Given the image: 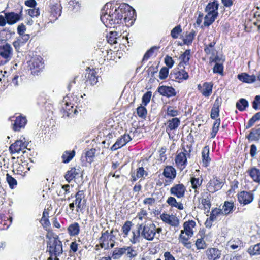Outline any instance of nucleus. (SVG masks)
Returning a JSON list of instances; mask_svg holds the SVG:
<instances>
[{
  "instance_id": "obj_23",
  "label": "nucleus",
  "mask_w": 260,
  "mask_h": 260,
  "mask_svg": "<svg viewBox=\"0 0 260 260\" xmlns=\"http://www.w3.org/2000/svg\"><path fill=\"white\" fill-rule=\"evenodd\" d=\"M81 168L80 166H76L70 168L64 175L66 181L70 183L72 181L78 177L80 175L82 174Z\"/></svg>"
},
{
  "instance_id": "obj_51",
  "label": "nucleus",
  "mask_w": 260,
  "mask_h": 260,
  "mask_svg": "<svg viewBox=\"0 0 260 260\" xmlns=\"http://www.w3.org/2000/svg\"><path fill=\"white\" fill-rule=\"evenodd\" d=\"M260 120V112L255 113L248 121L245 126L246 129L251 127L255 122Z\"/></svg>"
},
{
  "instance_id": "obj_46",
  "label": "nucleus",
  "mask_w": 260,
  "mask_h": 260,
  "mask_svg": "<svg viewBox=\"0 0 260 260\" xmlns=\"http://www.w3.org/2000/svg\"><path fill=\"white\" fill-rule=\"evenodd\" d=\"M75 151L74 150L65 151L61 156L62 162L64 164L69 162L75 156Z\"/></svg>"
},
{
  "instance_id": "obj_33",
  "label": "nucleus",
  "mask_w": 260,
  "mask_h": 260,
  "mask_svg": "<svg viewBox=\"0 0 260 260\" xmlns=\"http://www.w3.org/2000/svg\"><path fill=\"white\" fill-rule=\"evenodd\" d=\"M50 211V209L49 208L44 209L43 212L42 218L40 220V223H41L42 227L48 232V231H51L49 229L51 224L49 219Z\"/></svg>"
},
{
  "instance_id": "obj_29",
  "label": "nucleus",
  "mask_w": 260,
  "mask_h": 260,
  "mask_svg": "<svg viewBox=\"0 0 260 260\" xmlns=\"http://www.w3.org/2000/svg\"><path fill=\"white\" fill-rule=\"evenodd\" d=\"M213 84L212 82H205L202 85L199 84L197 86L198 90L205 96L208 98L212 93Z\"/></svg>"
},
{
  "instance_id": "obj_13",
  "label": "nucleus",
  "mask_w": 260,
  "mask_h": 260,
  "mask_svg": "<svg viewBox=\"0 0 260 260\" xmlns=\"http://www.w3.org/2000/svg\"><path fill=\"white\" fill-rule=\"evenodd\" d=\"M61 13V7L60 5L57 3L50 6L49 11L47 13L44 14V17L48 18V21L46 22H53L55 21L58 17H59ZM44 17V14H43Z\"/></svg>"
},
{
  "instance_id": "obj_31",
  "label": "nucleus",
  "mask_w": 260,
  "mask_h": 260,
  "mask_svg": "<svg viewBox=\"0 0 260 260\" xmlns=\"http://www.w3.org/2000/svg\"><path fill=\"white\" fill-rule=\"evenodd\" d=\"M211 196L209 192L204 193L201 198V205L202 206L201 209L205 213H209L210 211L211 207Z\"/></svg>"
},
{
  "instance_id": "obj_38",
  "label": "nucleus",
  "mask_w": 260,
  "mask_h": 260,
  "mask_svg": "<svg viewBox=\"0 0 260 260\" xmlns=\"http://www.w3.org/2000/svg\"><path fill=\"white\" fill-rule=\"evenodd\" d=\"M203 179L200 177H191L190 179L191 188L194 190L196 193H199L198 189L201 186L203 183Z\"/></svg>"
},
{
  "instance_id": "obj_35",
  "label": "nucleus",
  "mask_w": 260,
  "mask_h": 260,
  "mask_svg": "<svg viewBox=\"0 0 260 260\" xmlns=\"http://www.w3.org/2000/svg\"><path fill=\"white\" fill-rule=\"evenodd\" d=\"M236 209L234 202L231 201H224L222 209H220L222 215H228L233 212Z\"/></svg>"
},
{
  "instance_id": "obj_37",
  "label": "nucleus",
  "mask_w": 260,
  "mask_h": 260,
  "mask_svg": "<svg viewBox=\"0 0 260 260\" xmlns=\"http://www.w3.org/2000/svg\"><path fill=\"white\" fill-rule=\"evenodd\" d=\"M210 148L208 145L203 147L202 151V160L203 166L207 167L209 166L211 158L209 157Z\"/></svg>"
},
{
  "instance_id": "obj_8",
  "label": "nucleus",
  "mask_w": 260,
  "mask_h": 260,
  "mask_svg": "<svg viewBox=\"0 0 260 260\" xmlns=\"http://www.w3.org/2000/svg\"><path fill=\"white\" fill-rule=\"evenodd\" d=\"M113 230H112L110 232L108 230L102 231L101 235L99 238V245L101 248L105 249H109L114 247L115 245V241L113 238L115 237L112 234Z\"/></svg>"
},
{
  "instance_id": "obj_25",
  "label": "nucleus",
  "mask_w": 260,
  "mask_h": 260,
  "mask_svg": "<svg viewBox=\"0 0 260 260\" xmlns=\"http://www.w3.org/2000/svg\"><path fill=\"white\" fill-rule=\"evenodd\" d=\"M186 191V187L183 183L175 184L170 189V194L178 199L183 198Z\"/></svg>"
},
{
  "instance_id": "obj_3",
  "label": "nucleus",
  "mask_w": 260,
  "mask_h": 260,
  "mask_svg": "<svg viewBox=\"0 0 260 260\" xmlns=\"http://www.w3.org/2000/svg\"><path fill=\"white\" fill-rule=\"evenodd\" d=\"M196 225V223L193 220H189L183 223L184 229L181 231L179 240L180 242L187 248L190 247L191 243L188 240L193 235V229Z\"/></svg>"
},
{
  "instance_id": "obj_9",
  "label": "nucleus",
  "mask_w": 260,
  "mask_h": 260,
  "mask_svg": "<svg viewBox=\"0 0 260 260\" xmlns=\"http://www.w3.org/2000/svg\"><path fill=\"white\" fill-rule=\"evenodd\" d=\"M162 175L165 178V179L162 181L159 180L157 182V185L159 186L164 185V186L166 187L171 184L176 178L177 175L176 170L172 166H166L163 169Z\"/></svg>"
},
{
  "instance_id": "obj_42",
  "label": "nucleus",
  "mask_w": 260,
  "mask_h": 260,
  "mask_svg": "<svg viewBox=\"0 0 260 260\" xmlns=\"http://www.w3.org/2000/svg\"><path fill=\"white\" fill-rule=\"evenodd\" d=\"M247 173L252 180L260 183V170L256 167H252L247 171Z\"/></svg>"
},
{
  "instance_id": "obj_48",
  "label": "nucleus",
  "mask_w": 260,
  "mask_h": 260,
  "mask_svg": "<svg viewBox=\"0 0 260 260\" xmlns=\"http://www.w3.org/2000/svg\"><path fill=\"white\" fill-rule=\"evenodd\" d=\"M133 223L131 221L126 220L121 227V232L124 238L127 237L129 232L131 231Z\"/></svg>"
},
{
  "instance_id": "obj_5",
  "label": "nucleus",
  "mask_w": 260,
  "mask_h": 260,
  "mask_svg": "<svg viewBox=\"0 0 260 260\" xmlns=\"http://www.w3.org/2000/svg\"><path fill=\"white\" fill-rule=\"evenodd\" d=\"M219 3L217 0L208 3L205 9L207 14L205 16L204 24L205 26L211 25L218 16Z\"/></svg>"
},
{
  "instance_id": "obj_64",
  "label": "nucleus",
  "mask_w": 260,
  "mask_h": 260,
  "mask_svg": "<svg viewBox=\"0 0 260 260\" xmlns=\"http://www.w3.org/2000/svg\"><path fill=\"white\" fill-rule=\"evenodd\" d=\"M252 108L255 110H260V95H256L252 102Z\"/></svg>"
},
{
  "instance_id": "obj_16",
  "label": "nucleus",
  "mask_w": 260,
  "mask_h": 260,
  "mask_svg": "<svg viewBox=\"0 0 260 260\" xmlns=\"http://www.w3.org/2000/svg\"><path fill=\"white\" fill-rule=\"evenodd\" d=\"M29 66L31 74L34 75H38L44 68L43 58L40 56L32 57L29 61Z\"/></svg>"
},
{
  "instance_id": "obj_32",
  "label": "nucleus",
  "mask_w": 260,
  "mask_h": 260,
  "mask_svg": "<svg viewBox=\"0 0 260 260\" xmlns=\"http://www.w3.org/2000/svg\"><path fill=\"white\" fill-rule=\"evenodd\" d=\"M142 224H138L136 225V229H134L132 231V236L129 238V242L133 244H135L140 242L141 239V229Z\"/></svg>"
},
{
  "instance_id": "obj_52",
  "label": "nucleus",
  "mask_w": 260,
  "mask_h": 260,
  "mask_svg": "<svg viewBox=\"0 0 260 260\" xmlns=\"http://www.w3.org/2000/svg\"><path fill=\"white\" fill-rule=\"evenodd\" d=\"M247 252L250 255H260V242L250 246Z\"/></svg>"
},
{
  "instance_id": "obj_57",
  "label": "nucleus",
  "mask_w": 260,
  "mask_h": 260,
  "mask_svg": "<svg viewBox=\"0 0 260 260\" xmlns=\"http://www.w3.org/2000/svg\"><path fill=\"white\" fill-rule=\"evenodd\" d=\"M65 112H66V115L70 116L73 114H76L77 110L76 109H74L73 106L69 105L68 102L65 104V107L63 108Z\"/></svg>"
},
{
  "instance_id": "obj_4",
  "label": "nucleus",
  "mask_w": 260,
  "mask_h": 260,
  "mask_svg": "<svg viewBox=\"0 0 260 260\" xmlns=\"http://www.w3.org/2000/svg\"><path fill=\"white\" fill-rule=\"evenodd\" d=\"M187 150L184 145H181V148L177 150L175 157L176 166L180 171H183L187 165V158L190 156L191 152V145H187Z\"/></svg>"
},
{
  "instance_id": "obj_40",
  "label": "nucleus",
  "mask_w": 260,
  "mask_h": 260,
  "mask_svg": "<svg viewBox=\"0 0 260 260\" xmlns=\"http://www.w3.org/2000/svg\"><path fill=\"white\" fill-rule=\"evenodd\" d=\"M138 255V252L135 248L132 246H125V257L127 260H132Z\"/></svg>"
},
{
  "instance_id": "obj_12",
  "label": "nucleus",
  "mask_w": 260,
  "mask_h": 260,
  "mask_svg": "<svg viewBox=\"0 0 260 260\" xmlns=\"http://www.w3.org/2000/svg\"><path fill=\"white\" fill-rule=\"evenodd\" d=\"M23 156L18 158L17 161L13 164V172L17 174L25 176L26 173L29 171L30 167L28 163L26 160H23Z\"/></svg>"
},
{
  "instance_id": "obj_41",
  "label": "nucleus",
  "mask_w": 260,
  "mask_h": 260,
  "mask_svg": "<svg viewBox=\"0 0 260 260\" xmlns=\"http://www.w3.org/2000/svg\"><path fill=\"white\" fill-rule=\"evenodd\" d=\"M68 233L70 236H76L80 232V226L78 222H74L69 225L67 228Z\"/></svg>"
},
{
  "instance_id": "obj_22",
  "label": "nucleus",
  "mask_w": 260,
  "mask_h": 260,
  "mask_svg": "<svg viewBox=\"0 0 260 260\" xmlns=\"http://www.w3.org/2000/svg\"><path fill=\"white\" fill-rule=\"evenodd\" d=\"M7 19V24L12 25L23 19V7H21L19 12L16 13L13 11L4 13Z\"/></svg>"
},
{
  "instance_id": "obj_30",
  "label": "nucleus",
  "mask_w": 260,
  "mask_h": 260,
  "mask_svg": "<svg viewBox=\"0 0 260 260\" xmlns=\"http://www.w3.org/2000/svg\"><path fill=\"white\" fill-rule=\"evenodd\" d=\"M222 215V213L220 208H214L212 209L210 217L207 218L205 222V225L207 228H210L213 224V222L217 219V217Z\"/></svg>"
},
{
  "instance_id": "obj_49",
  "label": "nucleus",
  "mask_w": 260,
  "mask_h": 260,
  "mask_svg": "<svg viewBox=\"0 0 260 260\" xmlns=\"http://www.w3.org/2000/svg\"><path fill=\"white\" fill-rule=\"evenodd\" d=\"M125 253V246L122 247L115 248L112 253L113 259H119Z\"/></svg>"
},
{
  "instance_id": "obj_53",
  "label": "nucleus",
  "mask_w": 260,
  "mask_h": 260,
  "mask_svg": "<svg viewBox=\"0 0 260 260\" xmlns=\"http://www.w3.org/2000/svg\"><path fill=\"white\" fill-rule=\"evenodd\" d=\"M195 36L196 32L193 29H192L189 34L186 35L185 38L183 39L184 44L187 45L191 44L194 39Z\"/></svg>"
},
{
  "instance_id": "obj_45",
  "label": "nucleus",
  "mask_w": 260,
  "mask_h": 260,
  "mask_svg": "<svg viewBox=\"0 0 260 260\" xmlns=\"http://www.w3.org/2000/svg\"><path fill=\"white\" fill-rule=\"evenodd\" d=\"M79 78V76H76L74 77V79L71 81L67 87L68 90L69 91H72L71 94L74 95L75 92H74V89H73V87H75L76 90H78V89L80 88V83L79 82H78V79Z\"/></svg>"
},
{
  "instance_id": "obj_61",
  "label": "nucleus",
  "mask_w": 260,
  "mask_h": 260,
  "mask_svg": "<svg viewBox=\"0 0 260 260\" xmlns=\"http://www.w3.org/2000/svg\"><path fill=\"white\" fill-rule=\"evenodd\" d=\"M6 180L11 189H14L17 185V180L8 173L6 175Z\"/></svg>"
},
{
  "instance_id": "obj_15",
  "label": "nucleus",
  "mask_w": 260,
  "mask_h": 260,
  "mask_svg": "<svg viewBox=\"0 0 260 260\" xmlns=\"http://www.w3.org/2000/svg\"><path fill=\"white\" fill-rule=\"evenodd\" d=\"M10 119L12 121V129L14 132H20L24 129L27 122L26 117L22 115L11 117Z\"/></svg>"
},
{
  "instance_id": "obj_59",
  "label": "nucleus",
  "mask_w": 260,
  "mask_h": 260,
  "mask_svg": "<svg viewBox=\"0 0 260 260\" xmlns=\"http://www.w3.org/2000/svg\"><path fill=\"white\" fill-rule=\"evenodd\" d=\"M213 72L214 73H218L223 76L224 75V66L223 62L216 63L213 68Z\"/></svg>"
},
{
  "instance_id": "obj_44",
  "label": "nucleus",
  "mask_w": 260,
  "mask_h": 260,
  "mask_svg": "<svg viewBox=\"0 0 260 260\" xmlns=\"http://www.w3.org/2000/svg\"><path fill=\"white\" fill-rule=\"evenodd\" d=\"M180 113L176 106L168 105L167 106L165 116L174 118L179 115Z\"/></svg>"
},
{
  "instance_id": "obj_6",
  "label": "nucleus",
  "mask_w": 260,
  "mask_h": 260,
  "mask_svg": "<svg viewBox=\"0 0 260 260\" xmlns=\"http://www.w3.org/2000/svg\"><path fill=\"white\" fill-rule=\"evenodd\" d=\"M75 198V199L73 202L69 205L70 209L73 211L75 206L76 211L77 212H82L86 207V199L83 190H79L75 194H72L70 197L68 198V200L70 199Z\"/></svg>"
},
{
  "instance_id": "obj_50",
  "label": "nucleus",
  "mask_w": 260,
  "mask_h": 260,
  "mask_svg": "<svg viewBox=\"0 0 260 260\" xmlns=\"http://www.w3.org/2000/svg\"><path fill=\"white\" fill-rule=\"evenodd\" d=\"M249 103L245 99H240L236 104V108L240 111H244L248 107Z\"/></svg>"
},
{
  "instance_id": "obj_34",
  "label": "nucleus",
  "mask_w": 260,
  "mask_h": 260,
  "mask_svg": "<svg viewBox=\"0 0 260 260\" xmlns=\"http://www.w3.org/2000/svg\"><path fill=\"white\" fill-rule=\"evenodd\" d=\"M205 254L208 260H217L220 258L221 251L216 248H209L205 251Z\"/></svg>"
},
{
  "instance_id": "obj_7",
  "label": "nucleus",
  "mask_w": 260,
  "mask_h": 260,
  "mask_svg": "<svg viewBox=\"0 0 260 260\" xmlns=\"http://www.w3.org/2000/svg\"><path fill=\"white\" fill-rule=\"evenodd\" d=\"M96 60L100 64H104L110 61H114L115 58V52L104 47L96 49Z\"/></svg>"
},
{
  "instance_id": "obj_43",
  "label": "nucleus",
  "mask_w": 260,
  "mask_h": 260,
  "mask_svg": "<svg viewBox=\"0 0 260 260\" xmlns=\"http://www.w3.org/2000/svg\"><path fill=\"white\" fill-rule=\"evenodd\" d=\"M216 44V41L213 40L208 44L204 43V52L207 55H211V56H215L217 54V51L216 50L214 46Z\"/></svg>"
},
{
  "instance_id": "obj_28",
  "label": "nucleus",
  "mask_w": 260,
  "mask_h": 260,
  "mask_svg": "<svg viewBox=\"0 0 260 260\" xmlns=\"http://www.w3.org/2000/svg\"><path fill=\"white\" fill-rule=\"evenodd\" d=\"M157 91L160 95L168 98L175 96L177 94L175 89L171 86H159Z\"/></svg>"
},
{
  "instance_id": "obj_20",
  "label": "nucleus",
  "mask_w": 260,
  "mask_h": 260,
  "mask_svg": "<svg viewBox=\"0 0 260 260\" xmlns=\"http://www.w3.org/2000/svg\"><path fill=\"white\" fill-rule=\"evenodd\" d=\"M142 224L141 236L148 241H152L155 237V224L153 223L147 224Z\"/></svg>"
},
{
  "instance_id": "obj_14",
  "label": "nucleus",
  "mask_w": 260,
  "mask_h": 260,
  "mask_svg": "<svg viewBox=\"0 0 260 260\" xmlns=\"http://www.w3.org/2000/svg\"><path fill=\"white\" fill-rule=\"evenodd\" d=\"M28 142L25 138L21 136L19 140H16L14 143L12 144L9 147V151L11 154L18 153L22 152L23 153L25 152L24 150L27 149Z\"/></svg>"
},
{
  "instance_id": "obj_10",
  "label": "nucleus",
  "mask_w": 260,
  "mask_h": 260,
  "mask_svg": "<svg viewBox=\"0 0 260 260\" xmlns=\"http://www.w3.org/2000/svg\"><path fill=\"white\" fill-rule=\"evenodd\" d=\"M225 183V178H221L214 175L207 182L206 187L209 193H214L221 189Z\"/></svg>"
},
{
  "instance_id": "obj_58",
  "label": "nucleus",
  "mask_w": 260,
  "mask_h": 260,
  "mask_svg": "<svg viewBox=\"0 0 260 260\" xmlns=\"http://www.w3.org/2000/svg\"><path fill=\"white\" fill-rule=\"evenodd\" d=\"M182 31V29L181 26L180 25H177L171 31V36L174 39H177Z\"/></svg>"
},
{
  "instance_id": "obj_21",
  "label": "nucleus",
  "mask_w": 260,
  "mask_h": 260,
  "mask_svg": "<svg viewBox=\"0 0 260 260\" xmlns=\"http://www.w3.org/2000/svg\"><path fill=\"white\" fill-rule=\"evenodd\" d=\"M172 75L175 80L179 83L189 78L188 73L185 70V67L182 63H179L177 67L174 69Z\"/></svg>"
},
{
  "instance_id": "obj_1",
  "label": "nucleus",
  "mask_w": 260,
  "mask_h": 260,
  "mask_svg": "<svg viewBox=\"0 0 260 260\" xmlns=\"http://www.w3.org/2000/svg\"><path fill=\"white\" fill-rule=\"evenodd\" d=\"M107 4L105 5L101 10V20L107 27L115 28L117 25L122 23V16L120 15L118 8L114 7L108 9Z\"/></svg>"
},
{
  "instance_id": "obj_63",
  "label": "nucleus",
  "mask_w": 260,
  "mask_h": 260,
  "mask_svg": "<svg viewBox=\"0 0 260 260\" xmlns=\"http://www.w3.org/2000/svg\"><path fill=\"white\" fill-rule=\"evenodd\" d=\"M195 245L198 250L204 249L206 247V243L204 240V237L198 238L196 241Z\"/></svg>"
},
{
  "instance_id": "obj_19",
  "label": "nucleus",
  "mask_w": 260,
  "mask_h": 260,
  "mask_svg": "<svg viewBox=\"0 0 260 260\" xmlns=\"http://www.w3.org/2000/svg\"><path fill=\"white\" fill-rule=\"evenodd\" d=\"M86 73L85 74V83L86 86H93L98 82L99 76L98 72L94 68H90L87 67L85 70Z\"/></svg>"
},
{
  "instance_id": "obj_36",
  "label": "nucleus",
  "mask_w": 260,
  "mask_h": 260,
  "mask_svg": "<svg viewBox=\"0 0 260 260\" xmlns=\"http://www.w3.org/2000/svg\"><path fill=\"white\" fill-rule=\"evenodd\" d=\"M238 79L243 83L252 84L256 81V76L254 74L250 75L247 73H242L237 76Z\"/></svg>"
},
{
  "instance_id": "obj_60",
  "label": "nucleus",
  "mask_w": 260,
  "mask_h": 260,
  "mask_svg": "<svg viewBox=\"0 0 260 260\" xmlns=\"http://www.w3.org/2000/svg\"><path fill=\"white\" fill-rule=\"evenodd\" d=\"M158 48L159 47L156 46H153L151 47L145 53L143 58V61H145L149 59L151 57H152L153 55L155 50L158 49Z\"/></svg>"
},
{
  "instance_id": "obj_47",
  "label": "nucleus",
  "mask_w": 260,
  "mask_h": 260,
  "mask_svg": "<svg viewBox=\"0 0 260 260\" xmlns=\"http://www.w3.org/2000/svg\"><path fill=\"white\" fill-rule=\"evenodd\" d=\"M190 49L186 50L183 53L181 54L179 59L181 60L179 63H182V66L189 64V61L190 58Z\"/></svg>"
},
{
  "instance_id": "obj_11",
  "label": "nucleus",
  "mask_w": 260,
  "mask_h": 260,
  "mask_svg": "<svg viewBox=\"0 0 260 260\" xmlns=\"http://www.w3.org/2000/svg\"><path fill=\"white\" fill-rule=\"evenodd\" d=\"M13 56V48L8 43L0 46V66L8 63Z\"/></svg>"
},
{
  "instance_id": "obj_18",
  "label": "nucleus",
  "mask_w": 260,
  "mask_h": 260,
  "mask_svg": "<svg viewBox=\"0 0 260 260\" xmlns=\"http://www.w3.org/2000/svg\"><path fill=\"white\" fill-rule=\"evenodd\" d=\"M118 9L122 16V20L125 22L129 21L134 17L135 10L129 5L123 3L118 7Z\"/></svg>"
},
{
  "instance_id": "obj_55",
  "label": "nucleus",
  "mask_w": 260,
  "mask_h": 260,
  "mask_svg": "<svg viewBox=\"0 0 260 260\" xmlns=\"http://www.w3.org/2000/svg\"><path fill=\"white\" fill-rule=\"evenodd\" d=\"M118 34L116 31H111L107 36V41L110 44L117 43V39Z\"/></svg>"
},
{
  "instance_id": "obj_24",
  "label": "nucleus",
  "mask_w": 260,
  "mask_h": 260,
  "mask_svg": "<svg viewBox=\"0 0 260 260\" xmlns=\"http://www.w3.org/2000/svg\"><path fill=\"white\" fill-rule=\"evenodd\" d=\"M237 199L241 205H246L252 202L254 194L250 191H241L237 194Z\"/></svg>"
},
{
  "instance_id": "obj_27",
  "label": "nucleus",
  "mask_w": 260,
  "mask_h": 260,
  "mask_svg": "<svg viewBox=\"0 0 260 260\" xmlns=\"http://www.w3.org/2000/svg\"><path fill=\"white\" fill-rule=\"evenodd\" d=\"M132 140V138L128 134L125 133L121 135L115 143L111 147L110 150L112 151L118 150L125 145L128 142Z\"/></svg>"
},
{
  "instance_id": "obj_56",
  "label": "nucleus",
  "mask_w": 260,
  "mask_h": 260,
  "mask_svg": "<svg viewBox=\"0 0 260 260\" xmlns=\"http://www.w3.org/2000/svg\"><path fill=\"white\" fill-rule=\"evenodd\" d=\"M95 151V149L92 148L86 152L85 157L86 158V161L89 163H91L93 161Z\"/></svg>"
},
{
  "instance_id": "obj_39",
  "label": "nucleus",
  "mask_w": 260,
  "mask_h": 260,
  "mask_svg": "<svg viewBox=\"0 0 260 260\" xmlns=\"http://www.w3.org/2000/svg\"><path fill=\"white\" fill-rule=\"evenodd\" d=\"M147 172L143 167H139L136 169V172L132 173V181L135 182L139 178H143L144 176H147Z\"/></svg>"
},
{
  "instance_id": "obj_54",
  "label": "nucleus",
  "mask_w": 260,
  "mask_h": 260,
  "mask_svg": "<svg viewBox=\"0 0 260 260\" xmlns=\"http://www.w3.org/2000/svg\"><path fill=\"white\" fill-rule=\"evenodd\" d=\"M136 110L138 116L143 119H145L147 115V110L145 106L141 105L137 107Z\"/></svg>"
},
{
  "instance_id": "obj_2",
  "label": "nucleus",
  "mask_w": 260,
  "mask_h": 260,
  "mask_svg": "<svg viewBox=\"0 0 260 260\" xmlns=\"http://www.w3.org/2000/svg\"><path fill=\"white\" fill-rule=\"evenodd\" d=\"M53 233L52 231H48L46 235V238L48 239L47 242V251L49 255H60L63 253L62 244L59 239L58 236L56 235L52 237Z\"/></svg>"
},
{
  "instance_id": "obj_26",
  "label": "nucleus",
  "mask_w": 260,
  "mask_h": 260,
  "mask_svg": "<svg viewBox=\"0 0 260 260\" xmlns=\"http://www.w3.org/2000/svg\"><path fill=\"white\" fill-rule=\"evenodd\" d=\"M160 218L164 223L174 228L178 227L180 223L179 219L173 214L163 213L160 215Z\"/></svg>"
},
{
  "instance_id": "obj_17",
  "label": "nucleus",
  "mask_w": 260,
  "mask_h": 260,
  "mask_svg": "<svg viewBox=\"0 0 260 260\" xmlns=\"http://www.w3.org/2000/svg\"><path fill=\"white\" fill-rule=\"evenodd\" d=\"M180 124V120L177 117L172 118L168 120L165 123L166 132L170 139L174 137V131H176Z\"/></svg>"
},
{
  "instance_id": "obj_62",
  "label": "nucleus",
  "mask_w": 260,
  "mask_h": 260,
  "mask_svg": "<svg viewBox=\"0 0 260 260\" xmlns=\"http://www.w3.org/2000/svg\"><path fill=\"white\" fill-rule=\"evenodd\" d=\"M152 96V92L150 91H147L145 93L142 98V105L146 106L150 102Z\"/></svg>"
}]
</instances>
